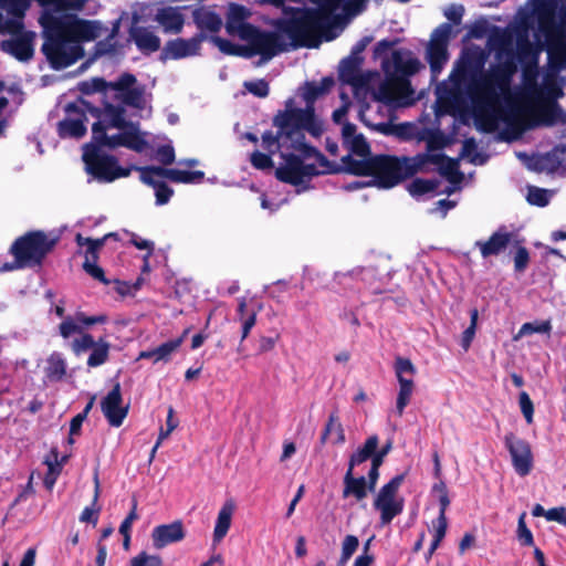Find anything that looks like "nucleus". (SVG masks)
Segmentation results:
<instances>
[{
    "mask_svg": "<svg viewBox=\"0 0 566 566\" xmlns=\"http://www.w3.org/2000/svg\"><path fill=\"white\" fill-rule=\"evenodd\" d=\"M39 23L43 28L44 39L41 51L55 71L75 64L85 54L83 42L98 36L97 21L80 19L74 14L59 17L48 12L40 15Z\"/></svg>",
    "mask_w": 566,
    "mask_h": 566,
    "instance_id": "obj_1",
    "label": "nucleus"
},
{
    "mask_svg": "<svg viewBox=\"0 0 566 566\" xmlns=\"http://www.w3.org/2000/svg\"><path fill=\"white\" fill-rule=\"evenodd\" d=\"M516 67L507 62L492 73L474 80L468 87V95L473 105L474 118L478 128L484 133H493L497 129L499 120L512 125L515 119L513 109H502L497 105L496 87H507L512 74Z\"/></svg>",
    "mask_w": 566,
    "mask_h": 566,
    "instance_id": "obj_2",
    "label": "nucleus"
},
{
    "mask_svg": "<svg viewBox=\"0 0 566 566\" xmlns=\"http://www.w3.org/2000/svg\"><path fill=\"white\" fill-rule=\"evenodd\" d=\"M294 101L285 103V109L279 111L273 117V126L283 136V147L302 154L305 158L315 157L321 164L327 163L326 157L314 146L305 142L304 132L318 137L323 133L321 122L317 120L314 106L304 108L293 107Z\"/></svg>",
    "mask_w": 566,
    "mask_h": 566,
    "instance_id": "obj_3",
    "label": "nucleus"
},
{
    "mask_svg": "<svg viewBox=\"0 0 566 566\" xmlns=\"http://www.w3.org/2000/svg\"><path fill=\"white\" fill-rule=\"evenodd\" d=\"M334 17L326 8L306 9L300 15L283 21L280 30L291 39L294 48H317L321 39L331 41Z\"/></svg>",
    "mask_w": 566,
    "mask_h": 566,
    "instance_id": "obj_4",
    "label": "nucleus"
},
{
    "mask_svg": "<svg viewBox=\"0 0 566 566\" xmlns=\"http://www.w3.org/2000/svg\"><path fill=\"white\" fill-rule=\"evenodd\" d=\"M59 241V235L48 234L43 230L28 231L18 237L9 249L14 259L13 263H6L1 270L42 268L46 256L55 249Z\"/></svg>",
    "mask_w": 566,
    "mask_h": 566,
    "instance_id": "obj_5",
    "label": "nucleus"
},
{
    "mask_svg": "<svg viewBox=\"0 0 566 566\" xmlns=\"http://www.w3.org/2000/svg\"><path fill=\"white\" fill-rule=\"evenodd\" d=\"M373 176L377 185L390 189L405 179L420 171L418 155L415 157H396L391 155L374 156Z\"/></svg>",
    "mask_w": 566,
    "mask_h": 566,
    "instance_id": "obj_6",
    "label": "nucleus"
},
{
    "mask_svg": "<svg viewBox=\"0 0 566 566\" xmlns=\"http://www.w3.org/2000/svg\"><path fill=\"white\" fill-rule=\"evenodd\" d=\"M83 161L87 174L103 182H112L116 179L128 177L132 168H124L118 165V159L105 153L94 144L84 146Z\"/></svg>",
    "mask_w": 566,
    "mask_h": 566,
    "instance_id": "obj_7",
    "label": "nucleus"
},
{
    "mask_svg": "<svg viewBox=\"0 0 566 566\" xmlns=\"http://www.w3.org/2000/svg\"><path fill=\"white\" fill-rule=\"evenodd\" d=\"M122 133L108 136L106 126L102 120H97L92 125V138L94 145L99 149L101 147H107L114 149L117 147H126L136 153H142L147 147L148 143L145 139L144 134L139 129V125H135V128H119Z\"/></svg>",
    "mask_w": 566,
    "mask_h": 566,
    "instance_id": "obj_8",
    "label": "nucleus"
},
{
    "mask_svg": "<svg viewBox=\"0 0 566 566\" xmlns=\"http://www.w3.org/2000/svg\"><path fill=\"white\" fill-rule=\"evenodd\" d=\"M405 473L395 475L380 488L374 500V509L380 512V522L382 525L391 523V521L403 511L405 501L402 497L398 499L397 494L405 481Z\"/></svg>",
    "mask_w": 566,
    "mask_h": 566,
    "instance_id": "obj_9",
    "label": "nucleus"
},
{
    "mask_svg": "<svg viewBox=\"0 0 566 566\" xmlns=\"http://www.w3.org/2000/svg\"><path fill=\"white\" fill-rule=\"evenodd\" d=\"M422 67L419 59L412 56L408 50H395L390 57L384 59L381 69L385 75H389L401 80L403 83L411 85L409 77L417 74Z\"/></svg>",
    "mask_w": 566,
    "mask_h": 566,
    "instance_id": "obj_10",
    "label": "nucleus"
},
{
    "mask_svg": "<svg viewBox=\"0 0 566 566\" xmlns=\"http://www.w3.org/2000/svg\"><path fill=\"white\" fill-rule=\"evenodd\" d=\"M395 373L399 382V391L396 401V411L399 417L405 412V408L410 402V398L413 391V379L417 369L409 358L401 356L395 359Z\"/></svg>",
    "mask_w": 566,
    "mask_h": 566,
    "instance_id": "obj_11",
    "label": "nucleus"
},
{
    "mask_svg": "<svg viewBox=\"0 0 566 566\" xmlns=\"http://www.w3.org/2000/svg\"><path fill=\"white\" fill-rule=\"evenodd\" d=\"M504 444L511 455L515 472L520 476L528 475L534 462L530 442L509 432L504 436Z\"/></svg>",
    "mask_w": 566,
    "mask_h": 566,
    "instance_id": "obj_12",
    "label": "nucleus"
},
{
    "mask_svg": "<svg viewBox=\"0 0 566 566\" xmlns=\"http://www.w3.org/2000/svg\"><path fill=\"white\" fill-rule=\"evenodd\" d=\"M81 104L87 108V112L102 120L106 128H135L139 125L137 122L126 119V109L123 105H113L104 102V107L92 105L88 101L81 98Z\"/></svg>",
    "mask_w": 566,
    "mask_h": 566,
    "instance_id": "obj_13",
    "label": "nucleus"
},
{
    "mask_svg": "<svg viewBox=\"0 0 566 566\" xmlns=\"http://www.w3.org/2000/svg\"><path fill=\"white\" fill-rule=\"evenodd\" d=\"M208 39L205 33H197L190 39L177 38L166 42L160 52V61L181 60L200 54L201 44Z\"/></svg>",
    "mask_w": 566,
    "mask_h": 566,
    "instance_id": "obj_14",
    "label": "nucleus"
},
{
    "mask_svg": "<svg viewBox=\"0 0 566 566\" xmlns=\"http://www.w3.org/2000/svg\"><path fill=\"white\" fill-rule=\"evenodd\" d=\"M244 41L249 42L255 55L259 54L264 60H271L285 50V45L276 32L262 31L258 27H254Z\"/></svg>",
    "mask_w": 566,
    "mask_h": 566,
    "instance_id": "obj_15",
    "label": "nucleus"
},
{
    "mask_svg": "<svg viewBox=\"0 0 566 566\" xmlns=\"http://www.w3.org/2000/svg\"><path fill=\"white\" fill-rule=\"evenodd\" d=\"M137 78L129 72H124L117 80L112 81V91L117 92V98L124 105L142 109L144 107V87L135 86Z\"/></svg>",
    "mask_w": 566,
    "mask_h": 566,
    "instance_id": "obj_16",
    "label": "nucleus"
},
{
    "mask_svg": "<svg viewBox=\"0 0 566 566\" xmlns=\"http://www.w3.org/2000/svg\"><path fill=\"white\" fill-rule=\"evenodd\" d=\"M101 409L111 427L118 428L128 415V406H123L120 384L116 382L101 401Z\"/></svg>",
    "mask_w": 566,
    "mask_h": 566,
    "instance_id": "obj_17",
    "label": "nucleus"
},
{
    "mask_svg": "<svg viewBox=\"0 0 566 566\" xmlns=\"http://www.w3.org/2000/svg\"><path fill=\"white\" fill-rule=\"evenodd\" d=\"M66 112L70 115H74V117L64 118L59 123V135L62 138H82L86 132V115L87 108L81 104V99L78 104L70 103L66 106Z\"/></svg>",
    "mask_w": 566,
    "mask_h": 566,
    "instance_id": "obj_18",
    "label": "nucleus"
},
{
    "mask_svg": "<svg viewBox=\"0 0 566 566\" xmlns=\"http://www.w3.org/2000/svg\"><path fill=\"white\" fill-rule=\"evenodd\" d=\"M566 125V111L556 101H543L533 114L530 128Z\"/></svg>",
    "mask_w": 566,
    "mask_h": 566,
    "instance_id": "obj_19",
    "label": "nucleus"
},
{
    "mask_svg": "<svg viewBox=\"0 0 566 566\" xmlns=\"http://www.w3.org/2000/svg\"><path fill=\"white\" fill-rule=\"evenodd\" d=\"M420 171L427 164L439 166V174L446 177L450 182H460L463 174L459 170L460 158H451L446 154H418Z\"/></svg>",
    "mask_w": 566,
    "mask_h": 566,
    "instance_id": "obj_20",
    "label": "nucleus"
},
{
    "mask_svg": "<svg viewBox=\"0 0 566 566\" xmlns=\"http://www.w3.org/2000/svg\"><path fill=\"white\" fill-rule=\"evenodd\" d=\"M34 31H28L20 36L10 38L0 42V50L20 62H29L34 55Z\"/></svg>",
    "mask_w": 566,
    "mask_h": 566,
    "instance_id": "obj_21",
    "label": "nucleus"
},
{
    "mask_svg": "<svg viewBox=\"0 0 566 566\" xmlns=\"http://www.w3.org/2000/svg\"><path fill=\"white\" fill-rule=\"evenodd\" d=\"M250 12L240 4H231L226 21V31L229 35H238L241 40H245L254 30L253 24L245 22Z\"/></svg>",
    "mask_w": 566,
    "mask_h": 566,
    "instance_id": "obj_22",
    "label": "nucleus"
},
{
    "mask_svg": "<svg viewBox=\"0 0 566 566\" xmlns=\"http://www.w3.org/2000/svg\"><path fill=\"white\" fill-rule=\"evenodd\" d=\"M486 55L479 46L462 52L458 63L457 73L462 77L474 78L484 67Z\"/></svg>",
    "mask_w": 566,
    "mask_h": 566,
    "instance_id": "obj_23",
    "label": "nucleus"
},
{
    "mask_svg": "<svg viewBox=\"0 0 566 566\" xmlns=\"http://www.w3.org/2000/svg\"><path fill=\"white\" fill-rule=\"evenodd\" d=\"M513 233L507 231L505 226H501L494 231L488 240H479L475 242V247L479 248L483 259L491 256H497L504 252L512 241Z\"/></svg>",
    "mask_w": 566,
    "mask_h": 566,
    "instance_id": "obj_24",
    "label": "nucleus"
},
{
    "mask_svg": "<svg viewBox=\"0 0 566 566\" xmlns=\"http://www.w3.org/2000/svg\"><path fill=\"white\" fill-rule=\"evenodd\" d=\"M558 9V0H538L535 7L537 14L538 29L546 36L551 33L560 31L562 23L556 21V12Z\"/></svg>",
    "mask_w": 566,
    "mask_h": 566,
    "instance_id": "obj_25",
    "label": "nucleus"
},
{
    "mask_svg": "<svg viewBox=\"0 0 566 566\" xmlns=\"http://www.w3.org/2000/svg\"><path fill=\"white\" fill-rule=\"evenodd\" d=\"M186 536L181 521L161 524L153 528L151 542L156 549H161L170 544L181 542Z\"/></svg>",
    "mask_w": 566,
    "mask_h": 566,
    "instance_id": "obj_26",
    "label": "nucleus"
},
{
    "mask_svg": "<svg viewBox=\"0 0 566 566\" xmlns=\"http://www.w3.org/2000/svg\"><path fill=\"white\" fill-rule=\"evenodd\" d=\"M285 164L280 166L275 170V177L277 180L290 184L292 186H298L302 184V154L300 155L290 153L281 154Z\"/></svg>",
    "mask_w": 566,
    "mask_h": 566,
    "instance_id": "obj_27",
    "label": "nucleus"
},
{
    "mask_svg": "<svg viewBox=\"0 0 566 566\" xmlns=\"http://www.w3.org/2000/svg\"><path fill=\"white\" fill-rule=\"evenodd\" d=\"M411 85L403 83L401 80L385 75V80L379 84L375 93V99L385 104H392L398 95L411 93Z\"/></svg>",
    "mask_w": 566,
    "mask_h": 566,
    "instance_id": "obj_28",
    "label": "nucleus"
},
{
    "mask_svg": "<svg viewBox=\"0 0 566 566\" xmlns=\"http://www.w3.org/2000/svg\"><path fill=\"white\" fill-rule=\"evenodd\" d=\"M363 57L346 56L339 63L338 77L344 84L352 86H360L364 83V78L360 74V65L363 64Z\"/></svg>",
    "mask_w": 566,
    "mask_h": 566,
    "instance_id": "obj_29",
    "label": "nucleus"
},
{
    "mask_svg": "<svg viewBox=\"0 0 566 566\" xmlns=\"http://www.w3.org/2000/svg\"><path fill=\"white\" fill-rule=\"evenodd\" d=\"M539 171L548 174L566 169V145H557L548 153L541 156L536 161Z\"/></svg>",
    "mask_w": 566,
    "mask_h": 566,
    "instance_id": "obj_30",
    "label": "nucleus"
},
{
    "mask_svg": "<svg viewBox=\"0 0 566 566\" xmlns=\"http://www.w3.org/2000/svg\"><path fill=\"white\" fill-rule=\"evenodd\" d=\"M129 35L139 51L150 54L160 49V39L145 27L133 25Z\"/></svg>",
    "mask_w": 566,
    "mask_h": 566,
    "instance_id": "obj_31",
    "label": "nucleus"
},
{
    "mask_svg": "<svg viewBox=\"0 0 566 566\" xmlns=\"http://www.w3.org/2000/svg\"><path fill=\"white\" fill-rule=\"evenodd\" d=\"M155 20L163 27L165 33L178 34L185 24L184 14L174 7H165L157 11Z\"/></svg>",
    "mask_w": 566,
    "mask_h": 566,
    "instance_id": "obj_32",
    "label": "nucleus"
},
{
    "mask_svg": "<svg viewBox=\"0 0 566 566\" xmlns=\"http://www.w3.org/2000/svg\"><path fill=\"white\" fill-rule=\"evenodd\" d=\"M344 488L342 492V496L347 499L349 496L355 497L357 502L363 501L367 497L369 489L367 486V480L365 476H355L354 470L347 469L344 475Z\"/></svg>",
    "mask_w": 566,
    "mask_h": 566,
    "instance_id": "obj_33",
    "label": "nucleus"
},
{
    "mask_svg": "<svg viewBox=\"0 0 566 566\" xmlns=\"http://www.w3.org/2000/svg\"><path fill=\"white\" fill-rule=\"evenodd\" d=\"M193 22L199 29L198 33H218L222 28V19L214 11L197 9L193 12Z\"/></svg>",
    "mask_w": 566,
    "mask_h": 566,
    "instance_id": "obj_34",
    "label": "nucleus"
},
{
    "mask_svg": "<svg viewBox=\"0 0 566 566\" xmlns=\"http://www.w3.org/2000/svg\"><path fill=\"white\" fill-rule=\"evenodd\" d=\"M234 511H235V503L232 499L227 500L223 503V505L221 506V509L218 513L216 526L213 530V541L214 542H220L228 534L230 526H231V521H232Z\"/></svg>",
    "mask_w": 566,
    "mask_h": 566,
    "instance_id": "obj_35",
    "label": "nucleus"
},
{
    "mask_svg": "<svg viewBox=\"0 0 566 566\" xmlns=\"http://www.w3.org/2000/svg\"><path fill=\"white\" fill-rule=\"evenodd\" d=\"M335 85V80L333 76H325L317 82H306L305 90L303 93V98L306 103V106H314L315 101L331 92L333 86Z\"/></svg>",
    "mask_w": 566,
    "mask_h": 566,
    "instance_id": "obj_36",
    "label": "nucleus"
},
{
    "mask_svg": "<svg viewBox=\"0 0 566 566\" xmlns=\"http://www.w3.org/2000/svg\"><path fill=\"white\" fill-rule=\"evenodd\" d=\"M379 444V438L377 434H373L368 437L364 444L359 447L350 457L348 461V468L350 470H354L356 465H359L367 460L373 461V455L378 448Z\"/></svg>",
    "mask_w": 566,
    "mask_h": 566,
    "instance_id": "obj_37",
    "label": "nucleus"
},
{
    "mask_svg": "<svg viewBox=\"0 0 566 566\" xmlns=\"http://www.w3.org/2000/svg\"><path fill=\"white\" fill-rule=\"evenodd\" d=\"M332 433L336 434V438L332 441L333 444H343L346 441L345 430L340 423L338 412L335 410L329 413L327 422L319 437V442L324 446Z\"/></svg>",
    "mask_w": 566,
    "mask_h": 566,
    "instance_id": "obj_38",
    "label": "nucleus"
},
{
    "mask_svg": "<svg viewBox=\"0 0 566 566\" xmlns=\"http://www.w3.org/2000/svg\"><path fill=\"white\" fill-rule=\"evenodd\" d=\"M344 169L354 176H373L374 156L363 159H355L352 155L342 158Z\"/></svg>",
    "mask_w": 566,
    "mask_h": 566,
    "instance_id": "obj_39",
    "label": "nucleus"
},
{
    "mask_svg": "<svg viewBox=\"0 0 566 566\" xmlns=\"http://www.w3.org/2000/svg\"><path fill=\"white\" fill-rule=\"evenodd\" d=\"M449 59L448 48L437 44H428L427 61L429 63L431 73L438 75L441 73L444 64Z\"/></svg>",
    "mask_w": 566,
    "mask_h": 566,
    "instance_id": "obj_40",
    "label": "nucleus"
},
{
    "mask_svg": "<svg viewBox=\"0 0 566 566\" xmlns=\"http://www.w3.org/2000/svg\"><path fill=\"white\" fill-rule=\"evenodd\" d=\"M166 172V179L176 184H200L205 179V172L202 170H180L176 168H166L163 170Z\"/></svg>",
    "mask_w": 566,
    "mask_h": 566,
    "instance_id": "obj_41",
    "label": "nucleus"
},
{
    "mask_svg": "<svg viewBox=\"0 0 566 566\" xmlns=\"http://www.w3.org/2000/svg\"><path fill=\"white\" fill-rule=\"evenodd\" d=\"M239 321L241 322V343L249 336L251 329L256 323V311H248L247 301L244 297L239 300L237 308Z\"/></svg>",
    "mask_w": 566,
    "mask_h": 566,
    "instance_id": "obj_42",
    "label": "nucleus"
},
{
    "mask_svg": "<svg viewBox=\"0 0 566 566\" xmlns=\"http://www.w3.org/2000/svg\"><path fill=\"white\" fill-rule=\"evenodd\" d=\"M108 239L119 240L117 232L106 233L104 237L98 239L85 238L81 233H76L75 242L80 248L87 247V253L94 259H98V251L103 248Z\"/></svg>",
    "mask_w": 566,
    "mask_h": 566,
    "instance_id": "obj_43",
    "label": "nucleus"
},
{
    "mask_svg": "<svg viewBox=\"0 0 566 566\" xmlns=\"http://www.w3.org/2000/svg\"><path fill=\"white\" fill-rule=\"evenodd\" d=\"M111 344L105 337H99L96 345L92 348V353L87 358V366L91 368L105 364L109 357Z\"/></svg>",
    "mask_w": 566,
    "mask_h": 566,
    "instance_id": "obj_44",
    "label": "nucleus"
},
{
    "mask_svg": "<svg viewBox=\"0 0 566 566\" xmlns=\"http://www.w3.org/2000/svg\"><path fill=\"white\" fill-rule=\"evenodd\" d=\"M516 56L523 67L537 66V52L527 39L517 41Z\"/></svg>",
    "mask_w": 566,
    "mask_h": 566,
    "instance_id": "obj_45",
    "label": "nucleus"
},
{
    "mask_svg": "<svg viewBox=\"0 0 566 566\" xmlns=\"http://www.w3.org/2000/svg\"><path fill=\"white\" fill-rule=\"evenodd\" d=\"M546 43L549 70L554 73H559L566 69V52L562 51L551 40H546Z\"/></svg>",
    "mask_w": 566,
    "mask_h": 566,
    "instance_id": "obj_46",
    "label": "nucleus"
},
{
    "mask_svg": "<svg viewBox=\"0 0 566 566\" xmlns=\"http://www.w3.org/2000/svg\"><path fill=\"white\" fill-rule=\"evenodd\" d=\"M66 374V363L61 353L54 352L48 359L46 376L50 379L61 380Z\"/></svg>",
    "mask_w": 566,
    "mask_h": 566,
    "instance_id": "obj_47",
    "label": "nucleus"
},
{
    "mask_svg": "<svg viewBox=\"0 0 566 566\" xmlns=\"http://www.w3.org/2000/svg\"><path fill=\"white\" fill-rule=\"evenodd\" d=\"M440 181L438 179L416 178L408 185V191L413 197H419L437 190Z\"/></svg>",
    "mask_w": 566,
    "mask_h": 566,
    "instance_id": "obj_48",
    "label": "nucleus"
},
{
    "mask_svg": "<svg viewBox=\"0 0 566 566\" xmlns=\"http://www.w3.org/2000/svg\"><path fill=\"white\" fill-rule=\"evenodd\" d=\"M182 343L184 336H179L156 347L154 353L156 355V361L168 363L171 359V355L179 349Z\"/></svg>",
    "mask_w": 566,
    "mask_h": 566,
    "instance_id": "obj_49",
    "label": "nucleus"
},
{
    "mask_svg": "<svg viewBox=\"0 0 566 566\" xmlns=\"http://www.w3.org/2000/svg\"><path fill=\"white\" fill-rule=\"evenodd\" d=\"M99 496V484L98 479H95V492L93 496V503L92 506H86L81 515H80V522L82 523H88L93 526H96L99 517L101 506L94 507L97 504V500Z\"/></svg>",
    "mask_w": 566,
    "mask_h": 566,
    "instance_id": "obj_50",
    "label": "nucleus"
},
{
    "mask_svg": "<svg viewBox=\"0 0 566 566\" xmlns=\"http://www.w3.org/2000/svg\"><path fill=\"white\" fill-rule=\"evenodd\" d=\"M108 88L112 90V82H107L103 77H93L78 84L80 92L85 95L105 93Z\"/></svg>",
    "mask_w": 566,
    "mask_h": 566,
    "instance_id": "obj_51",
    "label": "nucleus"
},
{
    "mask_svg": "<svg viewBox=\"0 0 566 566\" xmlns=\"http://www.w3.org/2000/svg\"><path fill=\"white\" fill-rule=\"evenodd\" d=\"M453 35L452 24L443 22L439 24L431 33L430 41L428 44H437L440 46L448 48L449 41Z\"/></svg>",
    "mask_w": 566,
    "mask_h": 566,
    "instance_id": "obj_52",
    "label": "nucleus"
},
{
    "mask_svg": "<svg viewBox=\"0 0 566 566\" xmlns=\"http://www.w3.org/2000/svg\"><path fill=\"white\" fill-rule=\"evenodd\" d=\"M117 27H115L106 39L96 42L94 46L95 56L114 55L116 53L117 44L114 38L117 34Z\"/></svg>",
    "mask_w": 566,
    "mask_h": 566,
    "instance_id": "obj_53",
    "label": "nucleus"
},
{
    "mask_svg": "<svg viewBox=\"0 0 566 566\" xmlns=\"http://www.w3.org/2000/svg\"><path fill=\"white\" fill-rule=\"evenodd\" d=\"M0 7L11 17L23 19L30 7V0H0Z\"/></svg>",
    "mask_w": 566,
    "mask_h": 566,
    "instance_id": "obj_54",
    "label": "nucleus"
},
{
    "mask_svg": "<svg viewBox=\"0 0 566 566\" xmlns=\"http://www.w3.org/2000/svg\"><path fill=\"white\" fill-rule=\"evenodd\" d=\"M551 332L552 323L549 319L527 322L521 326L516 338L525 335H532L534 333L549 334Z\"/></svg>",
    "mask_w": 566,
    "mask_h": 566,
    "instance_id": "obj_55",
    "label": "nucleus"
},
{
    "mask_svg": "<svg viewBox=\"0 0 566 566\" xmlns=\"http://www.w3.org/2000/svg\"><path fill=\"white\" fill-rule=\"evenodd\" d=\"M51 455L53 460H46V464L49 467V472L46 473L43 484L48 490H52L54 486L57 475L61 472V463H57V449L53 448L51 450Z\"/></svg>",
    "mask_w": 566,
    "mask_h": 566,
    "instance_id": "obj_56",
    "label": "nucleus"
},
{
    "mask_svg": "<svg viewBox=\"0 0 566 566\" xmlns=\"http://www.w3.org/2000/svg\"><path fill=\"white\" fill-rule=\"evenodd\" d=\"M97 260L98 259H94L91 254H88L86 250L85 260L83 262V270L93 279L104 284H108L109 281L105 277L104 270L99 265H97Z\"/></svg>",
    "mask_w": 566,
    "mask_h": 566,
    "instance_id": "obj_57",
    "label": "nucleus"
},
{
    "mask_svg": "<svg viewBox=\"0 0 566 566\" xmlns=\"http://www.w3.org/2000/svg\"><path fill=\"white\" fill-rule=\"evenodd\" d=\"M134 169H137L140 171V180L155 188L156 184H159L160 181L155 179V176L164 177L166 178V172L163 170H166V167H159V166H146V167H133Z\"/></svg>",
    "mask_w": 566,
    "mask_h": 566,
    "instance_id": "obj_58",
    "label": "nucleus"
},
{
    "mask_svg": "<svg viewBox=\"0 0 566 566\" xmlns=\"http://www.w3.org/2000/svg\"><path fill=\"white\" fill-rule=\"evenodd\" d=\"M526 512H522L517 521L516 537L521 546L531 547L534 546V536L532 531L527 527Z\"/></svg>",
    "mask_w": 566,
    "mask_h": 566,
    "instance_id": "obj_59",
    "label": "nucleus"
},
{
    "mask_svg": "<svg viewBox=\"0 0 566 566\" xmlns=\"http://www.w3.org/2000/svg\"><path fill=\"white\" fill-rule=\"evenodd\" d=\"M478 318H479L478 308H472L470 311V325L464 329V332L462 333V337H461V346L465 352L470 348L471 343L475 336Z\"/></svg>",
    "mask_w": 566,
    "mask_h": 566,
    "instance_id": "obj_60",
    "label": "nucleus"
},
{
    "mask_svg": "<svg viewBox=\"0 0 566 566\" xmlns=\"http://www.w3.org/2000/svg\"><path fill=\"white\" fill-rule=\"evenodd\" d=\"M448 144L449 139L441 130H430L427 137L426 153L432 154L434 150L443 149Z\"/></svg>",
    "mask_w": 566,
    "mask_h": 566,
    "instance_id": "obj_61",
    "label": "nucleus"
},
{
    "mask_svg": "<svg viewBox=\"0 0 566 566\" xmlns=\"http://www.w3.org/2000/svg\"><path fill=\"white\" fill-rule=\"evenodd\" d=\"M347 145L349 150L356 156H359L361 158L371 157L370 146L363 134L354 136V138H352V140Z\"/></svg>",
    "mask_w": 566,
    "mask_h": 566,
    "instance_id": "obj_62",
    "label": "nucleus"
},
{
    "mask_svg": "<svg viewBox=\"0 0 566 566\" xmlns=\"http://www.w3.org/2000/svg\"><path fill=\"white\" fill-rule=\"evenodd\" d=\"M243 87L252 95L264 98L270 93L269 83L264 78H260L256 81H245L243 83Z\"/></svg>",
    "mask_w": 566,
    "mask_h": 566,
    "instance_id": "obj_63",
    "label": "nucleus"
},
{
    "mask_svg": "<svg viewBox=\"0 0 566 566\" xmlns=\"http://www.w3.org/2000/svg\"><path fill=\"white\" fill-rule=\"evenodd\" d=\"M130 566H163V559L159 555H149L140 552L130 559Z\"/></svg>",
    "mask_w": 566,
    "mask_h": 566,
    "instance_id": "obj_64",
    "label": "nucleus"
}]
</instances>
